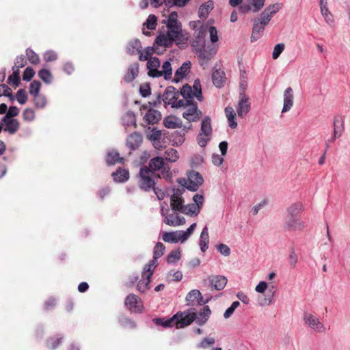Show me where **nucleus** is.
Returning <instances> with one entry per match:
<instances>
[{"label":"nucleus","instance_id":"nucleus-52","mask_svg":"<svg viewBox=\"0 0 350 350\" xmlns=\"http://www.w3.org/2000/svg\"><path fill=\"white\" fill-rule=\"evenodd\" d=\"M165 158L170 162H174L178 159V153L177 150L170 148L165 151Z\"/></svg>","mask_w":350,"mask_h":350},{"label":"nucleus","instance_id":"nucleus-4","mask_svg":"<svg viewBox=\"0 0 350 350\" xmlns=\"http://www.w3.org/2000/svg\"><path fill=\"white\" fill-rule=\"evenodd\" d=\"M204 182L202 175L196 171H190L187 173V178L179 179L178 183L187 189L196 191Z\"/></svg>","mask_w":350,"mask_h":350},{"label":"nucleus","instance_id":"nucleus-48","mask_svg":"<svg viewBox=\"0 0 350 350\" xmlns=\"http://www.w3.org/2000/svg\"><path fill=\"white\" fill-rule=\"evenodd\" d=\"M38 76L46 83H51L53 79L51 72L46 69L40 70L38 72Z\"/></svg>","mask_w":350,"mask_h":350},{"label":"nucleus","instance_id":"nucleus-21","mask_svg":"<svg viewBox=\"0 0 350 350\" xmlns=\"http://www.w3.org/2000/svg\"><path fill=\"white\" fill-rule=\"evenodd\" d=\"M211 287L217 291L222 290L227 284V278L222 275H212L209 278Z\"/></svg>","mask_w":350,"mask_h":350},{"label":"nucleus","instance_id":"nucleus-37","mask_svg":"<svg viewBox=\"0 0 350 350\" xmlns=\"http://www.w3.org/2000/svg\"><path fill=\"white\" fill-rule=\"evenodd\" d=\"M179 231L164 232L162 236V239L165 242L167 243H178V241L182 242V238L178 234Z\"/></svg>","mask_w":350,"mask_h":350},{"label":"nucleus","instance_id":"nucleus-28","mask_svg":"<svg viewBox=\"0 0 350 350\" xmlns=\"http://www.w3.org/2000/svg\"><path fill=\"white\" fill-rule=\"evenodd\" d=\"M190 68L191 63L189 62L183 63L175 72L174 81L178 82L183 79L189 71Z\"/></svg>","mask_w":350,"mask_h":350},{"label":"nucleus","instance_id":"nucleus-3","mask_svg":"<svg viewBox=\"0 0 350 350\" xmlns=\"http://www.w3.org/2000/svg\"><path fill=\"white\" fill-rule=\"evenodd\" d=\"M161 176L154 172H152L146 165H143L140 167L138 175V186L144 191H150L154 190L156 191V183Z\"/></svg>","mask_w":350,"mask_h":350},{"label":"nucleus","instance_id":"nucleus-49","mask_svg":"<svg viewBox=\"0 0 350 350\" xmlns=\"http://www.w3.org/2000/svg\"><path fill=\"white\" fill-rule=\"evenodd\" d=\"M196 228V224L193 223L186 231H179L178 234H180V238H182V243L185 241L189 237V236L193 232Z\"/></svg>","mask_w":350,"mask_h":350},{"label":"nucleus","instance_id":"nucleus-62","mask_svg":"<svg viewBox=\"0 0 350 350\" xmlns=\"http://www.w3.org/2000/svg\"><path fill=\"white\" fill-rule=\"evenodd\" d=\"M205 40H200L195 39L192 42V47L194 49L196 53H198L200 50H202L204 46Z\"/></svg>","mask_w":350,"mask_h":350},{"label":"nucleus","instance_id":"nucleus-60","mask_svg":"<svg viewBox=\"0 0 350 350\" xmlns=\"http://www.w3.org/2000/svg\"><path fill=\"white\" fill-rule=\"evenodd\" d=\"M23 118L25 120L31 122L35 118V111L31 108L25 109L23 113Z\"/></svg>","mask_w":350,"mask_h":350},{"label":"nucleus","instance_id":"nucleus-24","mask_svg":"<svg viewBox=\"0 0 350 350\" xmlns=\"http://www.w3.org/2000/svg\"><path fill=\"white\" fill-rule=\"evenodd\" d=\"M139 74V64L134 63L131 64L124 77V81L126 83L132 82Z\"/></svg>","mask_w":350,"mask_h":350},{"label":"nucleus","instance_id":"nucleus-34","mask_svg":"<svg viewBox=\"0 0 350 350\" xmlns=\"http://www.w3.org/2000/svg\"><path fill=\"white\" fill-rule=\"evenodd\" d=\"M225 113L229 122V126L235 129L237 126L236 113L232 107L228 106L225 109Z\"/></svg>","mask_w":350,"mask_h":350},{"label":"nucleus","instance_id":"nucleus-35","mask_svg":"<svg viewBox=\"0 0 350 350\" xmlns=\"http://www.w3.org/2000/svg\"><path fill=\"white\" fill-rule=\"evenodd\" d=\"M209 236L207 226H205L201 232L200 237V246L202 252H204L208 249Z\"/></svg>","mask_w":350,"mask_h":350},{"label":"nucleus","instance_id":"nucleus-12","mask_svg":"<svg viewBox=\"0 0 350 350\" xmlns=\"http://www.w3.org/2000/svg\"><path fill=\"white\" fill-rule=\"evenodd\" d=\"M304 320L311 329L317 332L323 333L325 332L324 325L314 315L309 313H305Z\"/></svg>","mask_w":350,"mask_h":350},{"label":"nucleus","instance_id":"nucleus-31","mask_svg":"<svg viewBox=\"0 0 350 350\" xmlns=\"http://www.w3.org/2000/svg\"><path fill=\"white\" fill-rule=\"evenodd\" d=\"M5 124L4 131H8L10 134L13 135L18 130L20 126L19 122L13 118H9L7 120H2Z\"/></svg>","mask_w":350,"mask_h":350},{"label":"nucleus","instance_id":"nucleus-41","mask_svg":"<svg viewBox=\"0 0 350 350\" xmlns=\"http://www.w3.org/2000/svg\"><path fill=\"white\" fill-rule=\"evenodd\" d=\"M148 129L150 131L148 133H147V138L150 141L153 142L154 144L157 142H160V140L161 139L162 137L161 131L156 129H150V127L148 128Z\"/></svg>","mask_w":350,"mask_h":350},{"label":"nucleus","instance_id":"nucleus-42","mask_svg":"<svg viewBox=\"0 0 350 350\" xmlns=\"http://www.w3.org/2000/svg\"><path fill=\"white\" fill-rule=\"evenodd\" d=\"M176 317H174V315L172 318L166 320L158 318L154 319V322L157 325H161L164 327H171L173 326L176 327Z\"/></svg>","mask_w":350,"mask_h":350},{"label":"nucleus","instance_id":"nucleus-20","mask_svg":"<svg viewBox=\"0 0 350 350\" xmlns=\"http://www.w3.org/2000/svg\"><path fill=\"white\" fill-rule=\"evenodd\" d=\"M142 136L140 133L134 132L129 135L126 139V146L131 150H134L137 149L142 143Z\"/></svg>","mask_w":350,"mask_h":350},{"label":"nucleus","instance_id":"nucleus-55","mask_svg":"<svg viewBox=\"0 0 350 350\" xmlns=\"http://www.w3.org/2000/svg\"><path fill=\"white\" fill-rule=\"evenodd\" d=\"M285 49V45L283 43L277 44L273 49V51L272 53V57L273 59H277L280 54L284 51Z\"/></svg>","mask_w":350,"mask_h":350},{"label":"nucleus","instance_id":"nucleus-8","mask_svg":"<svg viewBox=\"0 0 350 350\" xmlns=\"http://www.w3.org/2000/svg\"><path fill=\"white\" fill-rule=\"evenodd\" d=\"M217 51V46L215 45H208L203 48L197 53L198 55L199 63L203 68H206L209 62L214 57Z\"/></svg>","mask_w":350,"mask_h":350},{"label":"nucleus","instance_id":"nucleus-59","mask_svg":"<svg viewBox=\"0 0 350 350\" xmlns=\"http://www.w3.org/2000/svg\"><path fill=\"white\" fill-rule=\"evenodd\" d=\"M253 5V12H258L264 5L265 0H246Z\"/></svg>","mask_w":350,"mask_h":350},{"label":"nucleus","instance_id":"nucleus-50","mask_svg":"<svg viewBox=\"0 0 350 350\" xmlns=\"http://www.w3.org/2000/svg\"><path fill=\"white\" fill-rule=\"evenodd\" d=\"M26 55L32 64H38L40 62L39 56L31 49L26 50Z\"/></svg>","mask_w":350,"mask_h":350},{"label":"nucleus","instance_id":"nucleus-39","mask_svg":"<svg viewBox=\"0 0 350 350\" xmlns=\"http://www.w3.org/2000/svg\"><path fill=\"white\" fill-rule=\"evenodd\" d=\"M200 210L198 205L196 204H189L184 205L180 213L189 215H197L200 213Z\"/></svg>","mask_w":350,"mask_h":350},{"label":"nucleus","instance_id":"nucleus-11","mask_svg":"<svg viewBox=\"0 0 350 350\" xmlns=\"http://www.w3.org/2000/svg\"><path fill=\"white\" fill-rule=\"evenodd\" d=\"M186 107V110L183 113V116L185 119L189 122H196L200 119L202 112L198 109L196 103L191 102Z\"/></svg>","mask_w":350,"mask_h":350},{"label":"nucleus","instance_id":"nucleus-57","mask_svg":"<svg viewBox=\"0 0 350 350\" xmlns=\"http://www.w3.org/2000/svg\"><path fill=\"white\" fill-rule=\"evenodd\" d=\"M19 109L16 106H12L9 108L6 115L3 117L2 120H7L9 118H12L18 115Z\"/></svg>","mask_w":350,"mask_h":350},{"label":"nucleus","instance_id":"nucleus-18","mask_svg":"<svg viewBox=\"0 0 350 350\" xmlns=\"http://www.w3.org/2000/svg\"><path fill=\"white\" fill-rule=\"evenodd\" d=\"M182 193L178 189L170 198V206L174 212H180L183 208L184 199L181 196Z\"/></svg>","mask_w":350,"mask_h":350},{"label":"nucleus","instance_id":"nucleus-9","mask_svg":"<svg viewBox=\"0 0 350 350\" xmlns=\"http://www.w3.org/2000/svg\"><path fill=\"white\" fill-rule=\"evenodd\" d=\"M176 318V328H183L190 325L196 318V313L194 311L177 312Z\"/></svg>","mask_w":350,"mask_h":350},{"label":"nucleus","instance_id":"nucleus-30","mask_svg":"<svg viewBox=\"0 0 350 350\" xmlns=\"http://www.w3.org/2000/svg\"><path fill=\"white\" fill-rule=\"evenodd\" d=\"M163 124L167 129L180 128L182 121L174 116H168L164 118Z\"/></svg>","mask_w":350,"mask_h":350},{"label":"nucleus","instance_id":"nucleus-38","mask_svg":"<svg viewBox=\"0 0 350 350\" xmlns=\"http://www.w3.org/2000/svg\"><path fill=\"white\" fill-rule=\"evenodd\" d=\"M212 126L211 124V118L208 116L205 117L201 123L200 133H203L206 136H212Z\"/></svg>","mask_w":350,"mask_h":350},{"label":"nucleus","instance_id":"nucleus-5","mask_svg":"<svg viewBox=\"0 0 350 350\" xmlns=\"http://www.w3.org/2000/svg\"><path fill=\"white\" fill-rule=\"evenodd\" d=\"M180 94L183 98L190 100L191 102H193V97H196L199 101H202L203 100L201 84L198 79L194 81L193 87L188 84L184 85L181 89Z\"/></svg>","mask_w":350,"mask_h":350},{"label":"nucleus","instance_id":"nucleus-45","mask_svg":"<svg viewBox=\"0 0 350 350\" xmlns=\"http://www.w3.org/2000/svg\"><path fill=\"white\" fill-rule=\"evenodd\" d=\"M157 259L154 258V256H153V259L150 261L148 264H146L144 267V271L146 272L148 276H152L154 271L157 266Z\"/></svg>","mask_w":350,"mask_h":350},{"label":"nucleus","instance_id":"nucleus-1","mask_svg":"<svg viewBox=\"0 0 350 350\" xmlns=\"http://www.w3.org/2000/svg\"><path fill=\"white\" fill-rule=\"evenodd\" d=\"M177 18V13L172 12L167 20L163 21L166 24L167 31L165 34L161 33L157 37L154 42V47H146L144 51L137 49L140 61H148L150 58H152V55L154 52L160 54L158 51L159 46L169 47L172 45L174 41L176 42V44L183 42L182 27Z\"/></svg>","mask_w":350,"mask_h":350},{"label":"nucleus","instance_id":"nucleus-2","mask_svg":"<svg viewBox=\"0 0 350 350\" xmlns=\"http://www.w3.org/2000/svg\"><path fill=\"white\" fill-rule=\"evenodd\" d=\"M281 9V5L278 3L270 5L267 7L261 13L260 18L254 20L252 33L251 35V41H256L260 38L265 26L268 25L272 17Z\"/></svg>","mask_w":350,"mask_h":350},{"label":"nucleus","instance_id":"nucleus-23","mask_svg":"<svg viewBox=\"0 0 350 350\" xmlns=\"http://www.w3.org/2000/svg\"><path fill=\"white\" fill-rule=\"evenodd\" d=\"M344 131V121L340 116L334 117V135L332 137V140L334 141L336 139L342 136Z\"/></svg>","mask_w":350,"mask_h":350},{"label":"nucleus","instance_id":"nucleus-43","mask_svg":"<svg viewBox=\"0 0 350 350\" xmlns=\"http://www.w3.org/2000/svg\"><path fill=\"white\" fill-rule=\"evenodd\" d=\"M122 121L125 126H133L135 128L137 127L135 116L131 111H129L124 114L122 118Z\"/></svg>","mask_w":350,"mask_h":350},{"label":"nucleus","instance_id":"nucleus-19","mask_svg":"<svg viewBox=\"0 0 350 350\" xmlns=\"http://www.w3.org/2000/svg\"><path fill=\"white\" fill-rule=\"evenodd\" d=\"M178 96V92H176L174 87L169 86L163 93L162 100L165 105H171L172 106Z\"/></svg>","mask_w":350,"mask_h":350},{"label":"nucleus","instance_id":"nucleus-27","mask_svg":"<svg viewBox=\"0 0 350 350\" xmlns=\"http://www.w3.org/2000/svg\"><path fill=\"white\" fill-rule=\"evenodd\" d=\"M145 273H147L143 271L142 273V278L137 284V291L142 293H146L150 288V278L152 277H148V274Z\"/></svg>","mask_w":350,"mask_h":350},{"label":"nucleus","instance_id":"nucleus-56","mask_svg":"<svg viewBox=\"0 0 350 350\" xmlns=\"http://www.w3.org/2000/svg\"><path fill=\"white\" fill-rule=\"evenodd\" d=\"M157 21V17L153 14H150L148 16L145 25L148 29L153 30L156 28Z\"/></svg>","mask_w":350,"mask_h":350},{"label":"nucleus","instance_id":"nucleus-29","mask_svg":"<svg viewBox=\"0 0 350 350\" xmlns=\"http://www.w3.org/2000/svg\"><path fill=\"white\" fill-rule=\"evenodd\" d=\"M211 314V311L209 306H205L198 313V314H196V318L195 320L198 325H202L208 321Z\"/></svg>","mask_w":350,"mask_h":350},{"label":"nucleus","instance_id":"nucleus-44","mask_svg":"<svg viewBox=\"0 0 350 350\" xmlns=\"http://www.w3.org/2000/svg\"><path fill=\"white\" fill-rule=\"evenodd\" d=\"M161 77L164 76L165 79H170L172 77V69L169 61H165L162 66V70H160Z\"/></svg>","mask_w":350,"mask_h":350},{"label":"nucleus","instance_id":"nucleus-13","mask_svg":"<svg viewBox=\"0 0 350 350\" xmlns=\"http://www.w3.org/2000/svg\"><path fill=\"white\" fill-rule=\"evenodd\" d=\"M185 300L188 306L202 305L206 303L204 301L202 295L199 290H191L186 296ZM208 301H206L207 302Z\"/></svg>","mask_w":350,"mask_h":350},{"label":"nucleus","instance_id":"nucleus-14","mask_svg":"<svg viewBox=\"0 0 350 350\" xmlns=\"http://www.w3.org/2000/svg\"><path fill=\"white\" fill-rule=\"evenodd\" d=\"M250 109V103L244 92L240 94L237 111L241 118L244 117Z\"/></svg>","mask_w":350,"mask_h":350},{"label":"nucleus","instance_id":"nucleus-22","mask_svg":"<svg viewBox=\"0 0 350 350\" xmlns=\"http://www.w3.org/2000/svg\"><path fill=\"white\" fill-rule=\"evenodd\" d=\"M164 222L170 226H178L185 224V219L176 213H172L165 216Z\"/></svg>","mask_w":350,"mask_h":350},{"label":"nucleus","instance_id":"nucleus-63","mask_svg":"<svg viewBox=\"0 0 350 350\" xmlns=\"http://www.w3.org/2000/svg\"><path fill=\"white\" fill-rule=\"evenodd\" d=\"M16 99L17 101L21 104L23 105L27 102V94L25 93V91L23 89H20L17 93H16Z\"/></svg>","mask_w":350,"mask_h":350},{"label":"nucleus","instance_id":"nucleus-51","mask_svg":"<svg viewBox=\"0 0 350 350\" xmlns=\"http://www.w3.org/2000/svg\"><path fill=\"white\" fill-rule=\"evenodd\" d=\"M321 12L322 16H323L325 21L329 25L334 23V17L332 13L329 11L328 8L321 9Z\"/></svg>","mask_w":350,"mask_h":350},{"label":"nucleus","instance_id":"nucleus-6","mask_svg":"<svg viewBox=\"0 0 350 350\" xmlns=\"http://www.w3.org/2000/svg\"><path fill=\"white\" fill-rule=\"evenodd\" d=\"M152 172L161 171L163 178H170L172 173L170 168L167 163H165L164 159L161 157H157L151 159L146 165Z\"/></svg>","mask_w":350,"mask_h":350},{"label":"nucleus","instance_id":"nucleus-32","mask_svg":"<svg viewBox=\"0 0 350 350\" xmlns=\"http://www.w3.org/2000/svg\"><path fill=\"white\" fill-rule=\"evenodd\" d=\"M302 211V204L299 202L295 203L287 208V215L286 218L300 217Z\"/></svg>","mask_w":350,"mask_h":350},{"label":"nucleus","instance_id":"nucleus-7","mask_svg":"<svg viewBox=\"0 0 350 350\" xmlns=\"http://www.w3.org/2000/svg\"><path fill=\"white\" fill-rule=\"evenodd\" d=\"M142 114L143 111H146L143 115V122L146 124H155L161 120V113L159 111L153 108H148V105H143L140 107Z\"/></svg>","mask_w":350,"mask_h":350},{"label":"nucleus","instance_id":"nucleus-64","mask_svg":"<svg viewBox=\"0 0 350 350\" xmlns=\"http://www.w3.org/2000/svg\"><path fill=\"white\" fill-rule=\"evenodd\" d=\"M57 58V55L56 53L53 51H48L44 54V59L46 62H54Z\"/></svg>","mask_w":350,"mask_h":350},{"label":"nucleus","instance_id":"nucleus-47","mask_svg":"<svg viewBox=\"0 0 350 350\" xmlns=\"http://www.w3.org/2000/svg\"><path fill=\"white\" fill-rule=\"evenodd\" d=\"M180 249L172 251L167 257V262L169 264H174L180 258Z\"/></svg>","mask_w":350,"mask_h":350},{"label":"nucleus","instance_id":"nucleus-46","mask_svg":"<svg viewBox=\"0 0 350 350\" xmlns=\"http://www.w3.org/2000/svg\"><path fill=\"white\" fill-rule=\"evenodd\" d=\"M20 72L18 69H13V73L8 77V82L10 85L18 86L20 83Z\"/></svg>","mask_w":350,"mask_h":350},{"label":"nucleus","instance_id":"nucleus-61","mask_svg":"<svg viewBox=\"0 0 350 350\" xmlns=\"http://www.w3.org/2000/svg\"><path fill=\"white\" fill-rule=\"evenodd\" d=\"M27 64L25 57L23 55L18 56L16 58L14 62V66L12 68V69H18L20 68L24 67Z\"/></svg>","mask_w":350,"mask_h":350},{"label":"nucleus","instance_id":"nucleus-10","mask_svg":"<svg viewBox=\"0 0 350 350\" xmlns=\"http://www.w3.org/2000/svg\"><path fill=\"white\" fill-rule=\"evenodd\" d=\"M125 306L132 312H140L142 310L141 299L133 293L129 294L124 300Z\"/></svg>","mask_w":350,"mask_h":350},{"label":"nucleus","instance_id":"nucleus-15","mask_svg":"<svg viewBox=\"0 0 350 350\" xmlns=\"http://www.w3.org/2000/svg\"><path fill=\"white\" fill-rule=\"evenodd\" d=\"M284 228L288 231L302 230L305 225L300 217L286 218Z\"/></svg>","mask_w":350,"mask_h":350},{"label":"nucleus","instance_id":"nucleus-33","mask_svg":"<svg viewBox=\"0 0 350 350\" xmlns=\"http://www.w3.org/2000/svg\"><path fill=\"white\" fill-rule=\"evenodd\" d=\"M63 337L60 335L49 337L46 340V347L51 350L57 349L62 343Z\"/></svg>","mask_w":350,"mask_h":350},{"label":"nucleus","instance_id":"nucleus-58","mask_svg":"<svg viewBox=\"0 0 350 350\" xmlns=\"http://www.w3.org/2000/svg\"><path fill=\"white\" fill-rule=\"evenodd\" d=\"M211 139V136H206L200 133L197 137L198 144L200 147H205Z\"/></svg>","mask_w":350,"mask_h":350},{"label":"nucleus","instance_id":"nucleus-40","mask_svg":"<svg viewBox=\"0 0 350 350\" xmlns=\"http://www.w3.org/2000/svg\"><path fill=\"white\" fill-rule=\"evenodd\" d=\"M224 73L218 70H215L212 74V80L213 84L217 88H221L224 83Z\"/></svg>","mask_w":350,"mask_h":350},{"label":"nucleus","instance_id":"nucleus-53","mask_svg":"<svg viewBox=\"0 0 350 350\" xmlns=\"http://www.w3.org/2000/svg\"><path fill=\"white\" fill-rule=\"evenodd\" d=\"M165 249V245L162 243L158 242L154 248V258H159L162 256L163 255Z\"/></svg>","mask_w":350,"mask_h":350},{"label":"nucleus","instance_id":"nucleus-25","mask_svg":"<svg viewBox=\"0 0 350 350\" xmlns=\"http://www.w3.org/2000/svg\"><path fill=\"white\" fill-rule=\"evenodd\" d=\"M213 8L214 3L212 0L203 3L199 8L198 16L202 19H206Z\"/></svg>","mask_w":350,"mask_h":350},{"label":"nucleus","instance_id":"nucleus-17","mask_svg":"<svg viewBox=\"0 0 350 350\" xmlns=\"http://www.w3.org/2000/svg\"><path fill=\"white\" fill-rule=\"evenodd\" d=\"M283 97L284 105L282 112L286 113L291 110L294 104V94L293 88L291 87L287 88L284 91Z\"/></svg>","mask_w":350,"mask_h":350},{"label":"nucleus","instance_id":"nucleus-26","mask_svg":"<svg viewBox=\"0 0 350 350\" xmlns=\"http://www.w3.org/2000/svg\"><path fill=\"white\" fill-rule=\"evenodd\" d=\"M129 172L128 170L118 167L116 172L112 174L113 180L116 183H124L129 178Z\"/></svg>","mask_w":350,"mask_h":350},{"label":"nucleus","instance_id":"nucleus-36","mask_svg":"<svg viewBox=\"0 0 350 350\" xmlns=\"http://www.w3.org/2000/svg\"><path fill=\"white\" fill-rule=\"evenodd\" d=\"M106 162L108 165H114L116 163H123L124 159L120 157L119 153L117 151L112 150L106 156Z\"/></svg>","mask_w":350,"mask_h":350},{"label":"nucleus","instance_id":"nucleus-16","mask_svg":"<svg viewBox=\"0 0 350 350\" xmlns=\"http://www.w3.org/2000/svg\"><path fill=\"white\" fill-rule=\"evenodd\" d=\"M160 61L157 57L150 58L147 62V69L148 76L155 78L161 77V73L159 70L160 67Z\"/></svg>","mask_w":350,"mask_h":350},{"label":"nucleus","instance_id":"nucleus-54","mask_svg":"<svg viewBox=\"0 0 350 350\" xmlns=\"http://www.w3.org/2000/svg\"><path fill=\"white\" fill-rule=\"evenodd\" d=\"M40 83L38 81H33L30 83L29 93L33 96H36L40 89Z\"/></svg>","mask_w":350,"mask_h":350}]
</instances>
